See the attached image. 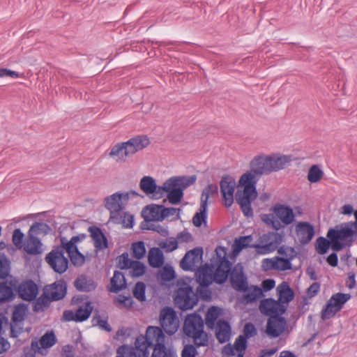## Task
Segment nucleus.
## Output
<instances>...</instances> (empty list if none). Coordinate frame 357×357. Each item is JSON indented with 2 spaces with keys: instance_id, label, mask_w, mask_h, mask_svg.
I'll list each match as a JSON object with an SVG mask.
<instances>
[{
  "instance_id": "412c9836",
  "label": "nucleus",
  "mask_w": 357,
  "mask_h": 357,
  "mask_svg": "<svg viewBox=\"0 0 357 357\" xmlns=\"http://www.w3.org/2000/svg\"><path fill=\"white\" fill-rule=\"evenodd\" d=\"M295 231L299 243L303 245L308 244L315 234L314 226L308 222H298Z\"/></svg>"
},
{
  "instance_id": "bb28decb",
  "label": "nucleus",
  "mask_w": 357,
  "mask_h": 357,
  "mask_svg": "<svg viewBox=\"0 0 357 357\" xmlns=\"http://www.w3.org/2000/svg\"><path fill=\"white\" fill-rule=\"evenodd\" d=\"M42 247L43 244L38 237L32 234H28V238L23 249L29 255H37L43 252Z\"/></svg>"
},
{
  "instance_id": "37998d69",
  "label": "nucleus",
  "mask_w": 357,
  "mask_h": 357,
  "mask_svg": "<svg viewBox=\"0 0 357 357\" xmlns=\"http://www.w3.org/2000/svg\"><path fill=\"white\" fill-rule=\"evenodd\" d=\"M60 241L61 244L60 245L57 246V248L61 250L62 252H63L66 251L68 256L79 250L77 245L75 243H73V241H68L65 237H61Z\"/></svg>"
},
{
  "instance_id": "423d86ee",
  "label": "nucleus",
  "mask_w": 357,
  "mask_h": 357,
  "mask_svg": "<svg viewBox=\"0 0 357 357\" xmlns=\"http://www.w3.org/2000/svg\"><path fill=\"white\" fill-rule=\"evenodd\" d=\"M326 236L333 241V250L338 252L344 248H349L357 238V234L349 225V222L342 225L338 229L331 228Z\"/></svg>"
},
{
  "instance_id": "09e8293b",
  "label": "nucleus",
  "mask_w": 357,
  "mask_h": 357,
  "mask_svg": "<svg viewBox=\"0 0 357 357\" xmlns=\"http://www.w3.org/2000/svg\"><path fill=\"white\" fill-rule=\"evenodd\" d=\"M91 322L93 326H98L101 329L107 332L112 331V327L108 324L107 319H102L98 311L95 312Z\"/></svg>"
},
{
  "instance_id": "f704fd0d",
  "label": "nucleus",
  "mask_w": 357,
  "mask_h": 357,
  "mask_svg": "<svg viewBox=\"0 0 357 357\" xmlns=\"http://www.w3.org/2000/svg\"><path fill=\"white\" fill-rule=\"evenodd\" d=\"M220 314V309L216 306H212L208 308L206 316L205 323L208 328L213 329L215 326V322Z\"/></svg>"
},
{
  "instance_id": "f8f14e48",
  "label": "nucleus",
  "mask_w": 357,
  "mask_h": 357,
  "mask_svg": "<svg viewBox=\"0 0 357 357\" xmlns=\"http://www.w3.org/2000/svg\"><path fill=\"white\" fill-rule=\"evenodd\" d=\"M45 261L56 273H63L68 268V259L64 256L63 252L56 247L45 257Z\"/></svg>"
},
{
  "instance_id": "b1692460",
  "label": "nucleus",
  "mask_w": 357,
  "mask_h": 357,
  "mask_svg": "<svg viewBox=\"0 0 357 357\" xmlns=\"http://www.w3.org/2000/svg\"><path fill=\"white\" fill-rule=\"evenodd\" d=\"M44 291L52 298V301L63 299L67 292V284L64 280H59L53 284L46 286Z\"/></svg>"
},
{
  "instance_id": "3c124183",
  "label": "nucleus",
  "mask_w": 357,
  "mask_h": 357,
  "mask_svg": "<svg viewBox=\"0 0 357 357\" xmlns=\"http://www.w3.org/2000/svg\"><path fill=\"white\" fill-rule=\"evenodd\" d=\"M10 273V261L5 256L0 257V279H6Z\"/></svg>"
},
{
  "instance_id": "20e7f679",
  "label": "nucleus",
  "mask_w": 357,
  "mask_h": 357,
  "mask_svg": "<svg viewBox=\"0 0 357 357\" xmlns=\"http://www.w3.org/2000/svg\"><path fill=\"white\" fill-rule=\"evenodd\" d=\"M196 181L192 176H173L167 179L162 184L161 188L162 198L167 193V197L172 204H179L183 197V190L193 184Z\"/></svg>"
},
{
  "instance_id": "774afa93",
  "label": "nucleus",
  "mask_w": 357,
  "mask_h": 357,
  "mask_svg": "<svg viewBox=\"0 0 357 357\" xmlns=\"http://www.w3.org/2000/svg\"><path fill=\"white\" fill-rule=\"evenodd\" d=\"M261 267L265 271L276 270L275 258L263 259Z\"/></svg>"
},
{
  "instance_id": "a878e982",
  "label": "nucleus",
  "mask_w": 357,
  "mask_h": 357,
  "mask_svg": "<svg viewBox=\"0 0 357 357\" xmlns=\"http://www.w3.org/2000/svg\"><path fill=\"white\" fill-rule=\"evenodd\" d=\"M144 220L162 221V205L152 204L146 206L142 211Z\"/></svg>"
},
{
  "instance_id": "cd10ccee",
  "label": "nucleus",
  "mask_w": 357,
  "mask_h": 357,
  "mask_svg": "<svg viewBox=\"0 0 357 357\" xmlns=\"http://www.w3.org/2000/svg\"><path fill=\"white\" fill-rule=\"evenodd\" d=\"M74 287L79 291L89 292L96 289L97 284L85 275H79L74 281Z\"/></svg>"
},
{
  "instance_id": "f257e3e1",
  "label": "nucleus",
  "mask_w": 357,
  "mask_h": 357,
  "mask_svg": "<svg viewBox=\"0 0 357 357\" xmlns=\"http://www.w3.org/2000/svg\"><path fill=\"white\" fill-rule=\"evenodd\" d=\"M292 160L291 155L273 153L257 155L250 161V171L242 174L238 181V186L243 187V190H238L236 193V202L245 216L253 215L251 203L257 197L256 185L259 178L285 169Z\"/></svg>"
},
{
  "instance_id": "c756f323",
  "label": "nucleus",
  "mask_w": 357,
  "mask_h": 357,
  "mask_svg": "<svg viewBox=\"0 0 357 357\" xmlns=\"http://www.w3.org/2000/svg\"><path fill=\"white\" fill-rule=\"evenodd\" d=\"M148 262L153 268L162 267L165 262L162 251L159 248H152L148 253Z\"/></svg>"
},
{
  "instance_id": "13d9d810",
  "label": "nucleus",
  "mask_w": 357,
  "mask_h": 357,
  "mask_svg": "<svg viewBox=\"0 0 357 357\" xmlns=\"http://www.w3.org/2000/svg\"><path fill=\"white\" fill-rule=\"evenodd\" d=\"M278 252L279 255L286 257V259L289 260H292L296 256L294 248L284 245L280 247L278 249Z\"/></svg>"
},
{
  "instance_id": "a19ab883",
  "label": "nucleus",
  "mask_w": 357,
  "mask_h": 357,
  "mask_svg": "<svg viewBox=\"0 0 357 357\" xmlns=\"http://www.w3.org/2000/svg\"><path fill=\"white\" fill-rule=\"evenodd\" d=\"M350 298L351 296L349 294L337 293L333 294L328 301L340 311Z\"/></svg>"
},
{
  "instance_id": "603ef678",
  "label": "nucleus",
  "mask_w": 357,
  "mask_h": 357,
  "mask_svg": "<svg viewBox=\"0 0 357 357\" xmlns=\"http://www.w3.org/2000/svg\"><path fill=\"white\" fill-rule=\"evenodd\" d=\"M337 312L339 310L336 307L328 301L326 307L321 311V319L323 320L328 319L335 316Z\"/></svg>"
},
{
  "instance_id": "6ab92c4d",
  "label": "nucleus",
  "mask_w": 357,
  "mask_h": 357,
  "mask_svg": "<svg viewBox=\"0 0 357 357\" xmlns=\"http://www.w3.org/2000/svg\"><path fill=\"white\" fill-rule=\"evenodd\" d=\"M140 189L153 199L162 198L161 188L162 185H158L155 180L150 176H144L139 182Z\"/></svg>"
},
{
  "instance_id": "4c0bfd02",
  "label": "nucleus",
  "mask_w": 357,
  "mask_h": 357,
  "mask_svg": "<svg viewBox=\"0 0 357 357\" xmlns=\"http://www.w3.org/2000/svg\"><path fill=\"white\" fill-rule=\"evenodd\" d=\"M218 188L216 185L208 184L206 187L204 188L202 190L201 198H200V204H203L205 203V206L208 205V199L210 197H214L218 195Z\"/></svg>"
},
{
  "instance_id": "bf43d9fd",
  "label": "nucleus",
  "mask_w": 357,
  "mask_h": 357,
  "mask_svg": "<svg viewBox=\"0 0 357 357\" xmlns=\"http://www.w3.org/2000/svg\"><path fill=\"white\" fill-rule=\"evenodd\" d=\"M159 245L167 252H172L178 248V243L175 239H167L161 242Z\"/></svg>"
},
{
  "instance_id": "4468645a",
  "label": "nucleus",
  "mask_w": 357,
  "mask_h": 357,
  "mask_svg": "<svg viewBox=\"0 0 357 357\" xmlns=\"http://www.w3.org/2000/svg\"><path fill=\"white\" fill-rule=\"evenodd\" d=\"M202 248H195L188 251L180 261V267L185 271H195L202 263Z\"/></svg>"
},
{
  "instance_id": "a18cd8bd",
  "label": "nucleus",
  "mask_w": 357,
  "mask_h": 357,
  "mask_svg": "<svg viewBox=\"0 0 357 357\" xmlns=\"http://www.w3.org/2000/svg\"><path fill=\"white\" fill-rule=\"evenodd\" d=\"M206 211L207 206H205V203L200 204L199 212L196 213L192 218V223L195 227H200L203 222H205L207 217Z\"/></svg>"
},
{
  "instance_id": "c9c22d12",
  "label": "nucleus",
  "mask_w": 357,
  "mask_h": 357,
  "mask_svg": "<svg viewBox=\"0 0 357 357\" xmlns=\"http://www.w3.org/2000/svg\"><path fill=\"white\" fill-rule=\"evenodd\" d=\"M51 231L50 227L44 222H34L29 230V234L34 236H45Z\"/></svg>"
},
{
  "instance_id": "58836bf2",
  "label": "nucleus",
  "mask_w": 357,
  "mask_h": 357,
  "mask_svg": "<svg viewBox=\"0 0 357 357\" xmlns=\"http://www.w3.org/2000/svg\"><path fill=\"white\" fill-rule=\"evenodd\" d=\"M245 294L243 297L247 303H251L257 301L262 296V289L257 286L248 287V289L244 291Z\"/></svg>"
},
{
  "instance_id": "ddd939ff",
  "label": "nucleus",
  "mask_w": 357,
  "mask_h": 357,
  "mask_svg": "<svg viewBox=\"0 0 357 357\" xmlns=\"http://www.w3.org/2000/svg\"><path fill=\"white\" fill-rule=\"evenodd\" d=\"M282 241V236L278 233L269 232L261 237V242L264 245L256 244L252 247L257 249L259 254L265 255L275 251Z\"/></svg>"
},
{
  "instance_id": "5fc2aeb1",
  "label": "nucleus",
  "mask_w": 357,
  "mask_h": 357,
  "mask_svg": "<svg viewBox=\"0 0 357 357\" xmlns=\"http://www.w3.org/2000/svg\"><path fill=\"white\" fill-rule=\"evenodd\" d=\"M133 261L134 260L129 259V255L128 252H123L122 255L118 257L117 267L120 269H128L130 268L132 261Z\"/></svg>"
},
{
  "instance_id": "7ed1b4c3",
  "label": "nucleus",
  "mask_w": 357,
  "mask_h": 357,
  "mask_svg": "<svg viewBox=\"0 0 357 357\" xmlns=\"http://www.w3.org/2000/svg\"><path fill=\"white\" fill-rule=\"evenodd\" d=\"M183 332L188 338L192 340L197 347L207 346L208 344V336L204 331V320L196 312L186 316L183 326Z\"/></svg>"
},
{
  "instance_id": "6e6d98bb",
  "label": "nucleus",
  "mask_w": 357,
  "mask_h": 357,
  "mask_svg": "<svg viewBox=\"0 0 357 357\" xmlns=\"http://www.w3.org/2000/svg\"><path fill=\"white\" fill-rule=\"evenodd\" d=\"M275 258V264H276V270L280 271H287L291 270L292 268L291 263L289 259H287L284 257H276Z\"/></svg>"
},
{
  "instance_id": "69168bd1",
  "label": "nucleus",
  "mask_w": 357,
  "mask_h": 357,
  "mask_svg": "<svg viewBox=\"0 0 357 357\" xmlns=\"http://www.w3.org/2000/svg\"><path fill=\"white\" fill-rule=\"evenodd\" d=\"M89 231H90L91 236L94 241L98 240V238L105 240V236L99 227L95 226L90 227L89 228Z\"/></svg>"
},
{
  "instance_id": "6e6552de",
  "label": "nucleus",
  "mask_w": 357,
  "mask_h": 357,
  "mask_svg": "<svg viewBox=\"0 0 357 357\" xmlns=\"http://www.w3.org/2000/svg\"><path fill=\"white\" fill-rule=\"evenodd\" d=\"M174 302L178 308L186 310L192 309L197 303L198 296L192 287L184 283L177 289Z\"/></svg>"
},
{
  "instance_id": "1a4fd4ad",
  "label": "nucleus",
  "mask_w": 357,
  "mask_h": 357,
  "mask_svg": "<svg viewBox=\"0 0 357 357\" xmlns=\"http://www.w3.org/2000/svg\"><path fill=\"white\" fill-rule=\"evenodd\" d=\"M215 253L218 258V266L215 272L213 271V281L218 284L224 283L231 272V264L226 257L227 251L225 248L218 246L215 249ZM213 267V266H210Z\"/></svg>"
},
{
  "instance_id": "473e14b6",
  "label": "nucleus",
  "mask_w": 357,
  "mask_h": 357,
  "mask_svg": "<svg viewBox=\"0 0 357 357\" xmlns=\"http://www.w3.org/2000/svg\"><path fill=\"white\" fill-rule=\"evenodd\" d=\"M93 307L90 301L86 302L84 305H81L75 312L77 322H82L88 319L90 317Z\"/></svg>"
},
{
  "instance_id": "dca6fc26",
  "label": "nucleus",
  "mask_w": 357,
  "mask_h": 357,
  "mask_svg": "<svg viewBox=\"0 0 357 357\" xmlns=\"http://www.w3.org/2000/svg\"><path fill=\"white\" fill-rule=\"evenodd\" d=\"M15 291L18 296L26 301H32L36 299L38 292L37 284L31 280L22 281L21 283L16 284Z\"/></svg>"
},
{
  "instance_id": "5701e85b",
  "label": "nucleus",
  "mask_w": 357,
  "mask_h": 357,
  "mask_svg": "<svg viewBox=\"0 0 357 357\" xmlns=\"http://www.w3.org/2000/svg\"><path fill=\"white\" fill-rule=\"evenodd\" d=\"M229 279L235 289L240 291H245L248 289L247 278L241 266H236L231 270Z\"/></svg>"
},
{
  "instance_id": "680f3d73",
  "label": "nucleus",
  "mask_w": 357,
  "mask_h": 357,
  "mask_svg": "<svg viewBox=\"0 0 357 357\" xmlns=\"http://www.w3.org/2000/svg\"><path fill=\"white\" fill-rule=\"evenodd\" d=\"M234 347L237 352L245 351L247 348V339L239 335L234 342Z\"/></svg>"
},
{
  "instance_id": "c03bdc74",
  "label": "nucleus",
  "mask_w": 357,
  "mask_h": 357,
  "mask_svg": "<svg viewBox=\"0 0 357 357\" xmlns=\"http://www.w3.org/2000/svg\"><path fill=\"white\" fill-rule=\"evenodd\" d=\"M324 175L323 171L317 165H312L307 174V179L311 183H317L321 180Z\"/></svg>"
},
{
  "instance_id": "f03ea898",
  "label": "nucleus",
  "mask_w": 357,
  "mask_h": 357,
  "mask_svg": "<svg viewBox=\"0 0 357 357\" xmlns=\"http://www.w3.org/2000/svg\"><path fill=\"white\" fill-rule=\"evenodd\" d=\"M149 348H153L151 357H174L176 354L167 349L165 345V335L158 326H150L146 334L137 337L135 347L129 350L130 356L134 357H149Z\"/></svg>"
},
{
  "instance_id": "e2e57ef3",
  "label": "nucleus",
  "mask_w": 357,
  "mask_h": 357,
  "mask_svg": "<svg viewBox=\"0 0 357 357\" xmlns=\"http://www.w3.org/2000/svg\"><path fill=\"white\" fill-rule=\"evenodd\" d=\"M257 334V329L255 325L250 322L246 323L243 327V335L242 336L248 339L251 337H254Z\"/></svg>"
},
{
  "instance_id": "0eeeda50",
  "label": "nucleus",
  "mask_w": 357,
  "mask_h": 357,
  "mask_svg": "<svg viewBox=\"0 0 357 357\" xmlns=\"http://www.w3.org/2000/svg\"><path fill=\"white\" fill-rule=\"evenodd\" d=\"M196 280L199 283L197 287L198 298L209 301L211 298V291L208 287L213 282V268L208 264L199 268L195 272Z\"/></svg>"
},
{
  "instance_id": "4be33fe9",
  "label": "nucleus",
  "mask_w": 357,
  "mask_h": 357,
  "mask_svg": "<svg viewBox=\"0 0 357 357\" xmlns=\"http://www.w3.org/2000/svg\"><path fill=\"white\" fill-rule=\"evenodd\" d=\"M150 143L149 139L146 135H137L130 138L126 142L125 153L127 155L131 156L139 151L146 148Z\"/></svg>"
},
{
  "instance_id": "8fccbe9b",
  "label": "nucleus",
  "mask_w": 357,
  "mask_h": 357,
  "mask_svg": "<svg viewBox=\"0 0 357 357\" xmlns=\"http://www.w3.org/2000/svg\"><path fill=\"white\" fill-rule=\"evenodd\" d=\"M252 241V236H240L238 238H236L234 243V250L235 252H240L243 248H245L249 246V243Z\"/></svg>"
},
{
  "instance_id": "9b49d317",
  "label": "nucleus",
  "mask_w": 357,
  "mask_h": 357,
  "mask_svg": "<svg viewBox=\"0 0 357 357\" xmlns=\"http://www.w3.org/2000/svg\"><path fill=\"white\" fill-rule=\"evenodd\" d=\"M129 199L128 193L115 192L104 199L105 207L110 212V218L114 219L124 209V202Z\"/></svg>"
},
{
  "instance_id": "f3484780",
  "label": "nucleus",
  "mask_w": 357,
  "mask_h": 357,
  "mask_svg": "<svg viewBox=\"0 0 357 357\" xmlns=\"http://www.w3.org/2000/svg\"><path fill=\"white\" fill-rule=\"evenodd\" d=\"M287 326L286 319L281 316H271L269 317L266 326V334L270 338H276L280 336L284 331Z\"/></svg>"
},
{
  "instance_id": "4d7b16f0",
  "label": "nucleus",
  "mask_w": 357,
  "mask_h": 357,
  "mask_svg": "<svg viewBox=\"0 0 357 357\" xmlns=\"http://www.w3.org/2000/svg\"><path fill=\"white\" fill-rule=\"evenodd\" d=\"M24 235L20 229H15L13 234L12 241L13 244L18 248L22 249L24 248L23 243Z\"/></svg>"
},
{
  "instance_id": "338daca9",
  "label": "nucleus",
  "mask_w": 357,
  "mask_h": 357,
  "mask_svg": "<svg viewBox=\"0 0 357 357\" xmlns=\"http://www.w3.org/2000/svg\"><path fill=\"white\" fill-rule=\"evenodd\" d=\"M89 231H90L91 236L94 241L98 240V238L105 240V236L99 227L95 226L90 227L89 228Z\"/></svg>"
},
{
  "instance_id": "7c9ffc66",
  "label": "nucleus",
  "mask_w": 357,
  "mask_h": 357,
  "mask_svg": "<svg viewBox=\"0 0 357 357\" xmlns=\"http://www.w3.org/2000/svg\"><path fill=\"white\" fill-rule=\"evenodd\" d=\"M277 291L279 296V301L283 305L294 299V291L287 282H282L277 287Z\"/></svg>"
},
{
  "instance_id": "ea45409f",
  "label": "nucleus",
  "mask_w": 357,
  "mask_h": 357,
  "mask_svg": "<svg viewBox=\"0 0 357 357\" xmlns=\"http://www.w3.org/2000/svg\"><path fill=\"white\" fill-rule=\"evenodd\" d=\"M125 148L123 142L121 144H117L112 148L109 155L116 158V161H126V158L129 157V155L126 154Z\"/></svg>"
},
{
  "instance_id": "39448f33",
  "label": "nucleus",
  "mask_w": 357,
  "mask_h": 357,
  "mask_svg": "<svg viewBox=\"0 0 357 357\" xmlns=\"http://www.w3.org/2000/svg\"><path fill=\"white\" fill-rule=\"evenodd\" d=\"M270 211V213L261 215V219L276 231L291 224L295 220L294 211L288 206L277 204Z\"/></svg>"
},
{
  "instance_id": "864d4df0",
  "label": "nucleus",
  "mask_w": 357,
  "mask_h": 357,
  "mask_svg": "<svg viewBox=\"0 0 357 357\" xmlns=\"http://www.w3.org/2000/svg\"><path fill=\"white\" fill-rule=\"evenodd\" d=\"M160 278L165 282H169L175 278V272L172 266H166L159 272Z\"/></svg>"
},
{
  "instance_id": "a211bd4d",
  "label": "nucleus",
  "mask_w": 357,
  "mask_h": 357,
  "mask_svg": "<svg viewBox=\"0 0 357 357\" xmlns=\"http://www.w3.org/2000/svg\"><path fill=\"white\" fill-rule=\"evenodd\" d=\"M220 192L226 207H229L234 202V192L236 187L234 178L229 175L223 176L220 182Z\"/></svg>"
},
{
  "instance_id": "393cba45",
  "label": "nucleus",
  "mask_w": 357,
  "mask_h": 357,
  "mask_svg": "<svg viewBox=\"0 0 357 357\" xmlns=\"http://www.w3.org/2000/svg\"><path fill=\"white\" fill-rule=\"evenodd\" d=\"M18 283L16 279L0 282V303L12 301L15 298V288Z\"/></svg>"
},
{
  "instance_id": "052dcab7",
  "label": "nucleus",
  "mask_w": 357,
  "mask_h": 357,
  "mask_svg": "<svg viewBox=\"0 0 357 357\" xmlns=\"http://www.w3.org/2000/svg\"><path fill=\"white\" fill-rule=\"evenodd\" d=\"M68 257L72 264L75 266H81L85 262V257L79 250Z\"/></svg>"
},
{
  "instance_id": "2f4dec72",
  "label": "nucleus",
  "mask_w": 357,
  "mask_h": 357,
  "mask_svg": "<svg viewBox=\"0 0 357 357\" xmlns=\"http://www.w3.org/2000/svg\"><path fill=\"white\" fill-rule=\"evenodd\" d=\"M111 287L109 291L114 293H119L126 287V281L124 274L119 271H115L110 281Z\"/></svg>"
},
{
  "instance_id": "9d476101",
  "label": "nucleus",
  "mask_w": 357,
  "mask_h": 357,
  "mask_svg": "<svg viewBox=\"0 0 357 357\" xmlns=\"http://www.w3.org/2000/svg\"><path fill=\"white\" fill-rule=\"evenodd\" d=\"M160 323L162 330L169 335L175 334L179 327V320L176 313L170 307H165L160 310Z\"/></svg>"
},
{
  "instance_id": "49530a36",
  "label": "nucleus",
  "mask_w": 357,
  "mask_h": 357,
  "mask_svg": "<svg viewBox=\"0 0 357 357\" xmlns=\"http://www.w3.org/2000/svg\"><path fill=\"white\" fill-rule=\"evenodd\" d=\"M132 257L137 260L142 259L146 254V248L143 241L135 242L132 244Z\"/></svg>"
},
{
  "instance_id": "79ce46f5",
  "label": "nucleus",
  "mask_w": 357,
  "mask_h": 357,
  "mask_svg": "<svg viewBox=\"0 0 357 357\" xmlns=\"http://www.w3.org/2000/svg\"><path fill=\"white\" fill-rule=\"evenodd\" d=\"M145 265L139 260L132 261L130 267V275L132 278H139L142 276L146 272Z\"/></svg>"
},
{
  "instance_id": "0e129e2a",
  "label": "nucleus",
  "mask_w": 357,
  "mask_h": 357,
  "mask_svg": "<svg viewBox=\"0 0 357 357\" xmlns=\"http://www.w3.org/2000/svg\"><path fill=\"white\" fill-rule=\"evenodd\" d=\"M197 355V351L195 344H187L184 347L181 357H195Z\"/></svg>"
},
{
  "instance_id": "de8ad7c7",
  "label": "nucleus",
  "mask_w": 357,
  "mask_h": 357,
  "mask_svg": "<svg viewBox=\"0 0 357 357\" xmlns=\"http://www.w3.org/2000/svg\"><path fill=\"white\" fill-rule=\"evenodd\" d=\"M133 296L138 301L142 302L146 300V285L142 282H137L132 290Z\"/></svg>"
},
{
  "instance_id": "e433bc0d",
  "label": "nucleus",
  "mask_w": 357,
  "mask_h": 357,
  "mask_svg": "<svg viewBox=\"0 0 357 357\" xmlns=\"http://www.w3.org/2000/svg\"><path fill=\"white\" fill-rule=\"evenodd\" d=\"M331 248L333 250V241L332 240L323 236H320L317 238L315 243V250L319 255H324L327 252L328 250Z\"/></svg>"
},
{
  "instance_id": "2eb2a0df",
  "label": "nucleus",
  "mask_w": 357,
  "mask_h": 357,
  "mask_svg": "<svg viewBox=\"0 0 357 357\" xmlns=\"http://www.w3.org/2000/svg\"><path fill=\"white\" fill-rule=\"evenodd\" d=\"M56 335L53 331H48L40 337V344L41 347H39V344L37 340H32L31 349L27 348L30 351H32L30 354V357H34V354L36 352L43 354L42 349H48L52 347L56 343ZM24 352L26 354V357H28L29 352L26 351V349H24Z\"/></svg>"
},
{
  "instance_id": "aec40b11",
  "label": "nucleus",
  "mask_w": 357,
  "mask_h": 357,
  "mask_svg": "<svg viewBox=\"0 0 357 357\" xmlns=\"http://www.w3.org/2000/svg\"><path fill=\"white\" fill-rule=\"evenodd\" d=\"M259 310L264 314L271 317V316H281L285 312L287 307L280 301L267 298L261 301Z\"/></svg>"
},
{
  "instance_id": "c85d7f7f",
  "label": "nucleus",
  "mask_w": 357,
  "mask_h": 357,
  "mask_svg": "<svg viewBox=\"0 0 357 357\" xmlns=\"http://www.w3.org/2000/svg\"><path fill=\"white\" fill-rule=\"evenodd\" d=\"M215 337L220 343H225L230 339L231 326L225 320H219L215 327Z\"/></svg>"
},
{
  "instance_id": "72a5a7b5",
  "label": "nucleus",
  "mask_w": 357,
  "mask_h": 357,
  "mask_svg": "<svg viewBox=\"0 0 357 357\" xmlns=\"http://www.w3.org/2000/svg\"><path fill=\"white\" fill-rule=\"evenodd\" d=\"M51 301H53L44 291L43 294L33 302V310L36 312L44 311L50 306Z\"/></svg>"
}]
</instances>
